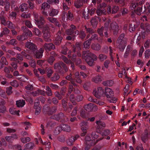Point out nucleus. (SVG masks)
I'll list each match as a JSON object with an SVG mask.
<instances>
[{"instance_id":"obj_24","label":"nucleus","mask_w":150,"mask_h":150,"mask_svg":"<svg viewBox=\"0 0 150 150\" xmlns=\"http://www.w3.org/2000/svg\"><path fill=\"white\" fill-rule=\"evenodd\" d=\"M125 34L122 33L119 36L117 41V44L118 43H126V38L124 37Z\"/></svg>"},{"instance_id":"obj_61","label":"nucleus","mask_w":150,"mask_h":150,"mask_svg":"<svg viewBox=\"0 0 150 150\" xmlns=\"http://www.w3.org/2000/svg\"><path fill=\"white\" fill-rule=\"evenodd\" d=\"M33 32H35V34L39 36H40L41 35V33L39 30L37 28H34L33 30Z\"/></svg>"},{"instance_id":"obj_10","label":"nucleus","mask_w":150,"mask_h":150,"mask_svg":"<svg viewBox=\"0 0 150 150\" xmlns=\"http://www.w3.org/2000/svg\"><path fill=\"white\" fill-rule=\"evenodd\" d=\"M63 34H62V31H59L54 40L53 43L54 45L59 46L61 44L63 40Z\"/></svg>"},{"instance_id":"obj_49","label":"nucleus","mask_w":150,"mask_h":150,"mask_svg":"<svg viewBox=\"0 0 150 150\" xmlns=\"http://www.w3.org/2000/svg\"><path fill=\"white\" fill-rule=\"evenodd\" d=\"M27 3L28 4V11L29 9H33L34 6V2L32 1L28 0L27 1Z\"/></svg>"},{"instance_id":"obj_43","label":"nucleus","mask_w":150,"mask_h":150,"mask_svg":"<svg viewBox=\"0 0 150 150\" xmlns=\"http://www.w3.org/2000/svg\"><path fill=\"white\" fill-rule=\"evenodd\" d=\"M78 35L80 38L82 40L84 39L86 37V35L85 32L82 30H80L79 32L78 31Z\"/></svg>"},{"instance_id":"obj_18","label":"nucleus","mask_w":150,"mask_h":150,"mask_svg":"<svg viewBox=\"0 0 150 150\" xmlns=\"http://www.w3.org/2000/svg\"><path fill=\"white\" fill-rule=\"evenodd\" d=\"M79 136L78 134H76L74 136H71L69 137L67 140V143L68 145L70 146L72 145L74 142L77 139Z\"/></svg>"},{"instance_id":"obj_12","label":"nucleus","mask_w":150,"mask_h":150,"mask_svg":"<svg viewBox=\"0 0 150 150\" xmlns=\"http://www.w3.org/2000/svg\"><path fill=\"white\" fill-rule=\"evenodd\" d=\"M93 94L96 98L100 99L101 96L104 97V90L101 87L97 88L93 90Z\"/></svg>"},{"instance_id":"obj_25","label":"nucleus","mask_w":150,"mask_h":150,"mask_svg":"<svg viewBox=\"0 0 150 150\" xmlns=\"http://www.w3.org/2000/svg\"><path fill=\"white\" fill-rule=\"evenodd\" d=\"M82 48V43L80 42H77L76 43V47H73V51L74 52H76L77 51H80Z\"/></svg>"},{"instance_id":"obj_41","label":"nucleus","mask_w":150,"mask_h":150,"mask_svg":"<svg viewBox=\"0 0 150 150\" xmlns=\"http://www.w3.org/2000/svg\"><path fill=\"white\" fill-rule=\"evenodd\" d=\"M91 47L93 50L98 51L100 50L101 46L100 44L98 43L93 44L91 45Z\"/></svg>"},{"instance_id":"obj_1","label":"nucleus","mask_w":150,"mask_h":150,"mask_svg":"<svg viewBox=\"0 0 150 150\" xmlns=\"http://www.w3.org/2000/svg\"><path fill=\"white\" fill-rule=\"evenodd\" d=\"M92 3L94 5H95L96 4H100L99 6L96 11L98 16H100L103 14H106V8L107 9V12L108 13H110L111 11H112L111 8L110 6L107 8V5L105 3H103L102 4H100L101 0H92Z\"/></svg>"},{"instance_id":"obj_11","label":"nucleus","mask_w":150,"mask_h":150,"mask_svg":"<svg viewBox=\"0 0 150 150\" xmlns=\"http://www.w3.org/2000/svg\"><path fill=\"white\" fill-rule=\"evenodd\" d=\"M52 118L57 121L60 120L61 122L64 123L67 120V117L64 116L62 112H60L57 114H55L52 116Z\"/></svg>"},{"instance_id":"obj_46","label":"nucleus","mask_w":150,"mask_h":150,"mask_svg":"<svg viewBox=\"0 0 150 150\" xmlns=\"http://www.w3.org/2000/svg\"><path fill=\"white\" fill-rule=\"evenodd\" d=\"M68 50V49L66 47V46L65 45L62 46V50L61 53L64 55L67 54V52Z\"/></svg>"},{"instance_id":"obj_23","label":"nucleus","mask_w":150,"mask_h":150,"mask_svg":"<svg viewBox=\"0 0 150 150\" xmlns=\"http://www.w3.org/2000/svg\"><path fill=\"white\" fill-rule=\"evenodd\" d=\"M71 60L77 66H78L82 63L81 59L77 57L76 54H73Z\"/></svg>"},{"instance_id":"obj_32","label":"nucleus","mask_w":150,"mask_h":150,"mask_svg":"<svg viewBox=\"0 0 150 150\" xmlns=\"http://www.w3.org/2000/svg\"><path fill=\"white\" fill-rule=\"evenodd\" d=\"M25 104V101L23 100H19L16 101V105L18 107H22Z\"/></svg>"},{"instance_id":"obj_15","label":"nucleus","mask_w":150,"mask_h":150,"mask_svg":"<svg viewBox=\"0 0 150 150\" xmlns=\"http://www.w3.org/2000/svg\"><path fill=\"white\" fill-rule=\"evenodd\" d=\"M88 2V0H75L74 5L76 8L80 9L83 6L84 4H87Z\"/></svg>"},{"instance_id":"obj_33","label":"nucleus","mask_w":150,"mask_h":150,"mask_svg":"<svg viewBox=\"0 0 150 150\" xmlns=\"http://www.w3.org/2000/svg\"><path fill=\"white\" fill-rule=\"evenodd\" d=\"M92 81L95 83H98L100 82L103 80V78L100 75H98L94 77L92 79Z\"/></svg>"},{"instance_id":"obj_26","label":"nucleus","mask_w":150,"mask_h":150,"mask_svg":"<svg viewBox=\"0 0 150 150\" xmlns=\"http://www.w3.org/2000/svg\"><path fill=\"white\" fill-rule=\"evenodd\" d=\"M25 28L24 29V28L23 27V28H22V30H23V35H24V36L25 37H26L27 38V36L29 37H31L32 35V33L31 32L30 30L28 28L25 27Z\"/></svg>"},{"instance_id":"obj_6","label":"nucleus","mask_w":150,"mask_h":150,"mask_svg":"<svg viewBox=\"0 0 150 150\" xmlns=\"http://www.w3.org/2000/svg\"><path fill=\"white\" fill-rule=\"evenodd\" d=\"M57 110V106L55 105L50 107L47 105H45L43 108V111L44 113L49 115H52L55 113Z\"/></svg>"},{"instance_id":"obj_58","label":"nucleus","mask_w":150,"mask_h":150,"mask_svg":"<svg viewBox=\"0 0 150 150\" xmlns=\"http://www.w3.org/2000/svg\"><path fill=\"white\" fill-rule=\"evenodd\" d=\"M91 136L93 139H96L98 137V132H93L92 133Z\"/></svg>"},{"instance_id":"obj_29","label":"nucleus","mask_w":150,"mask_h":150,"mask_svg":"<svg viewBox=\"0 0 150 150\" xmlns=\"http://www.w3.org/2000/svg\"><path fill=\"white\" fill-rule=\"evenodd\" d=\"M20 10L22 12L28 11V4L23 3L19 7Z\"/></svg>"},{"instance_id":"obj_27","label":"nucleus","mask_w":150,"mask_h":150,"mask_svg":"<svg viewBox=\"0 0 150 150\" xmlns=\"http://www.w3.org/2000/svg\"><path fill=\"white\" fill-rule=\"evenodd\" d=\"M31 51L29 50H27L26 51H22L21 53L22 55L24 56L25 58L28 59H31L32 57L30 54H31Z\"/></svg>"},{"instance_id":"obj_51","label":"nucleus","mask_w":150,"mask_h":150,"mask_svg":"<svg viewBox=\"0 0 150 150\" xmlns=\"http://www.w3.org/2000/svg\"><path fill=\"white\" fill-rule=\"evenodd\" d=\"M82 125L83 126L81 128L82 132H87V129H88V127L86 126L87 123L83 122L82 123Z\"/></svg>"},{"instance_id":"obj_50","label":"nucleus","mask_w":150,"mask_h":150,"mask_svg":"<svg viewBox=\"0 0 150 150\" xmlns=\"http://www.w3.org/2000/svg\"><path fill=\"white\" fill-rule=\"evenodd\" d=\"M0 19L1 23V24L3 25L4 26L7 25V23L8 21H6L4 16H0Z\"/></svg>"},{"instance_id":"obj_4","label":"nucleus","mask_w":150,"mask_h":150,"mask_svg":"<svg viewBox=\"0 0 150 150\" xmlns=\"http://www.w3.org/2000/svg\"><path fill=\"white\" fill-rule=\"evenodd\" d=\"M54 68L62 75H63L68 70L66 64L62 62L55 64Z\"/></svg>"},{"instance_id":"obj_57","label":"nucleus","mask_w":150,"mask_h":150,"mask_svg":"<svg viewBox=\"0 0 150 150\" xmlns=\"http://www.w3.org/2000/svg\"><path fill=\"white\" fill-rule=\"evenodd\" d=\"M46 71L47 73V75L48 77H50L53 72L52 69L50 68H48L46 69Z\"/></svg>"},{"instance_id":"obj_20","label":"nucleus","mask_w":150,"mask_h":150,"mask_svg":"<svg viewBox=\"0 0 150 150\" xmlns=\"http://www.w3.org/2000/svg\"><path fill=\"white\" fill-rule=\"evenodd\" d=\"M113 94V91L110 88L106 87L104 90V97L106 96L108 98H111Z\"/></svg>"},{"instance_id":"obj_30","label":"nucleus","mask_w":150,"mask_h":150,"mask_svg":"<svg viewBox=\"0 0 150 150\" xmlns=\"http://www.w3.org/2000/svg\"><path fill=\"white\" fill-rule=\"evenodd\" d=\"M96 123L97 125V128L98 129H102L105 127V124L103 122L97 121Z\"/></svg>"},{"instance_id":"obj_56","label":"nucleus","mask_w":150,"mask_h":150,"mask_svg":"<svg viewBox=\"0 0 150 150\" xmlns=\"http://www.w3.org/2000/svg\"><path fill=\"white\" fill-rule=\"evenodd\" d=\"M59 78V76L58 74L56 73L54 74L53 76L51 77V80L52 81H55L58 80Z\"/></svg>"},{"instance_id":"obj_60","label":"nucleus","mask_w":150,"mask_h":150,"mask_svg":"<svg viewBox=\"0 0 150 150\" xmlns=\"http://www.w3.org/2000/svg\"><path fill=\"white\" fill-rule=\"evenodd\" d=\"M54 94L55 97L57 98L59 100H60L62 98V96L63 95L61 94V93H60L59 92L56 91L54 93Z\"/></svg>"},{"instance_id":"obj_52","label":"nucleus","mask_w":150,"mask_h":150,"mask_svg":"<svg viewBox=\"0 0 150 150\" xmlns=\"http://www.w3.org/2000/svg\"><path fill=\"white\" fill-rule=\"evenodd\" d=\"M8 27L10 29H13L15 27H16L15 25L13 23L9 21H8L7 23V25Z\"/></svg>"},{"instance_id":"obj_5","label":"nucleus","mask_w":150,"mask_h":150,"mask_svg":"<svg viewBox=\"0 0 150 150\" xmlns=\"http://www.w3.org/2000/svg\"><path fill=\"white\" fill-rule=\"evenodd\" d=\"M103 139L102 138H99L96 140H92L91 137L89 135L87 134L85 137V144L86 146L85 148V150H88L91 146H93L95 145L98 141L101 140Z\"/></svg>"},{"instance_id":"obj_42","label":"nucleus","mask_w":150,"mask_h":150,"mask_svg":"<svg viewBox=\"0 0 150 150\" xmlns=\"http://www.w3.org/2000/svg\"><path fill=\"white\" fill-rule=\"evenodd\" d=\"M113 84V82L112 80H107L104 81L103 83V85L105 86H112Z\"/></svg>"},{"instance_id":"obj_2","label":"nucleus","mask_w":150,"mask_h":150,"mask_svg":"<svg viewBox=\"0 0 150 150\" xmlns=\"http://www.w3.org/2000/svg\"><path fill=\"white\" fill-rule=\"evenodd\" d=\"M130 7L131 10H134V11L131 13V16L133 18H135L136 14L139 15L141 12H142L143 2L141 1L137 3L132 2L130 4Z\"/></svg>"},{"instance_id":"obj_16","label":"nucleus","mask_w":150,"mask_h":150,"mask_svg":"<svg viewBox=\"0 0 150 150\" xmlns=\"http://www.w3.org/2000/svg\"><path fill=\"white\" fill-rule=\"evenodd\" d=\"M50 7V5L46 2L43 3L42 4L41 9L42 14L45 16H47L48 14L45 11L49 9Z\"/></svg>"},{"instance_id":"obj_9","label":"nucleus","mask_w":150,"mask_h":150,"mask_svg":"<svg viewBox=\"0 0 150 150\" xmlns=\"http://www.w3.org/2000/svg\"><path fill=\"white\" fill-rule=\"evenodd\" d=\"M66 33L68 35L75 36L78 35V30L76 26L71 24L70 26V28L66 30Z\"/></svg>"},{"instance_id":"obj_14","label":"nucleus","mask_w":150,"mask_h":150,"mask_svg":"<svg viewBox=\"0 0 150 150\" xmlns=\"http://www.w3.org/2000/svg\"><path fill=\"white\" fill-rule=\"evenodd\" d=\"M44 52V49L43 48H41L39 50L36 49L33 52L34 57L37 59L41 58Z\"/></svg>"},{"instance_id":"obj_53","label":"nucleus","mask_w":150,"mask_h":150,"mask_svg":"<svg viewBox=\"0 0 150 150\" xmlns=\"http://www.w3.org/2000/svg\"><path fill=\"white\" fill-rule=\"evenodd\" d=\"M62 130V126H61L57 127L55 129L54 133L56 134H59L61 131Z\"/></svg>"},{"instance_id":"obj_13","label":"nucleus","mask_w":150,"mask_h":150,"mask_svg":"<svg viewBox=\"0 0 150 150\" xmlns=\"http://www.w3.org/2000/svg\"><path fill=\"white\" fill-rule=\"evenodd\" d=\"M25 47L33 52L37 49V46L34 43L30 42H28L25 44Z\"/></svg>"},{"instance_id":"obj_59","label":"nucleus","mask_w":150,"mask_h":150,"mask_svg":"<svg viewBox=\"0 0 150 150\" xmlns=\"http://www.w3.org/2000/svg\"><path fill=\"white\" fill-rule=\"evenodd\" d=\"M67 13L65 11L62 12V20L63 21L66 22V19L67 18Z\"/></svg>"},{"instance_id":"obj_64","label":"nucleus","mask_w":150,"mask_h":150,"mask_svg":"<svg viewBox=\"0 0 150 150\" xmlns=\"http://www.w3.org/2000/svg\"><path fill=\"white\" fill-rule=\"evenodd\" d=\"M107 58V56L103 54H100L99 55V58L101 61H103Z\"/></svg>"},{"instance_id":"obj_21","label":"nucleus","mask_w":150,"mask_h":150,"mask_svg":"<svg viewBox=\"0 0 150 150\" xmlns=\"http://www.w3.org/2000/svg\"><path fill=\"white\" fill-rule=\"evenodd\" d=\"M71 84H70L69 83L68 84L69 86V88H68V93H67V95L69 96V95H70L72 91H73L74 88V87H79V86L78 84H77L75 82L73 81H71Z\"/></svg>"},{"instance_id":"obj_38","label":"nucleus","mask_w":150,"mask_h":150,"mask_svg":"<svg viewBox=\"0 0 150 150\" xmlns=\"http://www.w3.org/2000/svg\"><path fill=\"white\" fill-rule=\"evenodd\" d=\"M71 94V93L70 95H69V96L67 94L66 96V98H67L69 97V99L70 101L72 102L73 105H75L76 104V103L75 101V100L76 99H75L74 96L73 94Z\"/></svg>"},{"instance_id":"obj_63","label":"nucleus","mask_w":150,"mask_h":150,"mask_svg":"<svg viewBox=\"0 0 150 150\" xmlns=\"http://www.w3.org/2000/svg\"><path fill=\"white\" fill-rule=\"evenodd\" d=\"M47 2L49 4L57 5L59 3V0H48Z\"/></svg>"},{"instance_id":"obj_8","label":"nucleus","mask_w":150,"mask_h":150,"mask_svg":"<svg viewBox=\"0 0 150 150\" xmlns=\"http://www.w3.org/2000/svg\"><path fill=\"white\" fill-rule=\"evenodd\" d=\"M108 29V26L105 25L104 26L100 28H98L97 31L100 37L105 36L108 38L109 37Z\"/></svg>"},{"instance_id":"obj_28","label":"nucleus","mask_w":150,"mask_h":150,"mask_svg":"<svg viewBox=\"0 0 150 150\" xmlns=\"http://www.w3.org/2000/svg\"><path fill=\"white\" fill-rule=\"evenodd\" d=\"M94 107V105L93 103H89L85 105L84 107V108L86 111L90 112L93 110Z\"/></svg>"},{"instance_id":"obj_47","label":"nucleus","mask_w":150,"mask_h":150,"mask_svg":"<svg viewBox=\"0 0 150 150\" xmlns=\"http://www.w3.org/2000/svg\"><path fill=\"white\" fill-rule=\"evenodd\" d=\"M135 25L133 24L132 23H129V31L131 33L134 31L136 27H135Z\"/></svg>"},{"instance_id":"obj_35","label":"nucleus","mask_w":150,"mask_h":150,"mask_svg":"<svg viewBox=\"0 0 150 150\" xmlns=\"http://www.w3.org/2000/svg\"><path fill=\"white\" fill-rule=\"evenodd\" d=\"M62 130L67 132H69L71 131L70 127L68 125L63 124L61 125Z\"/></svg>"},{"instance_id":"obj_45","label":"nucleus","mask_w":150,"mask_h":150,"mask_svg":"<svg viewBox=\"0 0 150 150\" xmlns=\"http://www.w3.org/2000/svg\"><path fill=\"white\" fill-rule=\"evenodd\" d=\"M34 146L33 143L30 142L26 144L24 146L27 149H32Z\"/></svg>"},{"instance_id":"obj_40","label":"nucleus","mask_w":150,"mask_h":150,"mask_svg":"<svg viewBox=\"0 0 150 150\" xmlns=\"http://www.w3.org/2000/svg\"><path fill=\"white\" fill-rule=\"evenodd\" d=\"M91 23L92 27L93 28H95L97 27L98 24V21L96 19L93 18L91 21Z\"/></svg>"},{"instance_id":"obj_36","label":"nucleus","mask_w":150,"mask_h":150,"mask_svg":"<svg viewBox=\"0 0 150 150\" xmlns=\"http://www.w3.org/2000/svg\"><path fill=\"white\" fill-rule=\"evenodd\" d=\"M80 113L81 116L83 118H86L89 117L88 113L83 109L81 110Z\"/></svg>"},{"instance_id":"obj_62","label":"nucleus","mask_w":150,"mask_h":150,"mask_svg":"<svg viewBox=\"0 0 150 150\" xmlns=\"http://www.w3.org/2000/svg\"><path fill=\"white\" fill-rule=\"evenodd\" d=\"M119 7L117 6H115L112 8V13H117L119 10Z\"/></svg>"},{"instance_id":"obj_37","label":"nucleus","mask_w":150,"mask_h":150,"mask_svg":"<svg viewBox=\"0 0 150 150\" xmlns=\"http://www.w3.org/2000/svg\"><path fill=\"white\" fill-rule=\"evenodd\" d=\"M108 1L111 2L112 0H106ZM116 3L118 4L120 6H123L125 4V0H113Z\"/></svg>"},{"instance_id":"obj_39","label":"nucleus","mask_w":150,"mask_h":150,"mask_svg":"<svg viewBox=\"0 0 150 150\" xmlns=\"http://www.w3.org/2000/svg\"><path fill=\"white\" fill-rule=\"evenodd\" d=\"M126 43H118L117 44L118 45L117 46V47L120 50V51L121 52L124 51V49L126 46Z\"/></svg>"},{"instance_id":"obj_54","label":"nucleus","mask_w":150,"mask_h":150,"mask_svg":"<svg viewBox=\"0 0 150 150\" xmlns=\"http://www.w3.org/2000/svg\"><path fill=\"white\" fill-rule=\"evenodd\" d=\"M82 15L84 18L85 19H88L89 17V14L88 12V13H86L84 9L82 10Z\"/></svg>"},{"instance_id":"obj_22","label":"nucleus","mask_w":150,"mask_h":150,"mask_svg":"<svg viewBox=\"0 0 150 150\" xmlns=\"http://www.w3.org/2000/svg\"><path fill=\"white\" fill-rule=\"evenodd\" d=\"M119 27L117 24L111 23L110 25V30L112 31L114 35H117L118 32Z\"/></svg>"},{"instance_id":"obj_17","label":"nucleus","mask_w":150,"mask_h":150,"mask_svg":"<svg viewBox=\"0 0 150 150\" xmlns=\"http://www.w3.org/2000/svg\"><path fill=\"white\" fill-rule=\"evenodd\" d=\"M34 108L35 109V114L36 115H38L41 112V107L39 105V100H35L34 104Z\"/></svg>"},{"instance_id":"obj_31","label":"nucleus","mask_w":150,"mask_h":150,"mask_svg":"<svg viewBox=\"0 0 150 150\" xmlns=\"http://www.w3.org/2000/svg\"><path fill=\"white\" fill-rule=\"evenodd\" d=\"M59 11L58 10L53 8L49 12V15L50 16L53 17L57 15Z\"/></svg>"},{"instance_id":"obj_7","label":"nucleus","mask_w":150,"mask_h":150,"mask_svg":"<svg viewBox=\"0 0 150 150\" xmlns=\"http://www.w3.org/2000/svg\"><path fill=\"white\" fill-rule=\"evenodd\" d=\"M35 23L39 28H42L45 26V21L42 16H39L36 13H34Z\"/></svg>"},{"instance_id":"obj_44","label":"nucleus","mask_w":150,"mask_h":150,"mask_svg":"<svg viewBox=\"0 0 150 150\" xmlns=\"http://www.w3.org/2000/svg\"><path fill=\"white\" fill-rule=\"evenodd\" d=\"M45 90H46V94L48 96H52V92L50 88L48 86L46 87Z\"/></svg>"},{"instance_id":"obj_19","label":"nucleus","mask_w":150,"mask_h":150,"mask_svg":"<svg viewBox=\"0 0 150 150\" xmlns=\"http://www.w3.org/2000/svg\"><path fill=\"white\" fill-rule=\"evenodd\" d=\"M43 47L47 51H49L52 50H53L55 49L54 44L52 43H45Z\"/></svg>"},{"instance_id":"obj_3","label":"nucleus","mask_w":150,"mask_h":150,"mask_svg":"<svg viewBox=\"0 0 150 150\" xmlns=\"http://www.w3.org/2000/svg\"><path fill=\"white\" fill-rule=\"evenodd\" d=\"M82 56L87 63L91 66L94 64V62L96 61L97 58L95 54L90 52L88 50L83 51Z\"/></svg>"},{"instance_id":"obj_34","label":"nucleus","mask_w":150,"mask_h":150,"mask_svg":"<svg viewBox=\"0 0 150 150\" xmlns=\"http://www.w3.org/2000/svg\"><path fill=\"white\" fill-rule=\"evenodd\" d=\"M91 42L88 40L85 41L84 43H82V48H84L85 50L88 49L90 47Z\"/></svg>"},{"instance_id":"obj_48","label":"nucleus","mask_w":150,"mask_h":150,"mask_svg":"<svg viewBox=\"0 0 150 150\" xmlns=\"http://www.w3.org/2000/svg\"><path fill=\"white\" fill-rule=\"evenodd\" d=\"M74 18L72 13L70 11H69L67 14V18L66 20L67 21L68 19L70 21H72L73 20Z\"/></svg>"},{"instance_id":"obj_55","label":"nucleus","mask_w":150,"mask_h":150,"mask_svg":"<svg viewBox=\"0 0 150 150\" xmlns=\"http://www.w3.org/2000/svg\"><path fill=\"white\" fill-rule=\"evenodd\" d=\"M130 48L131 46L130 45H128L127 46L124 55V57L125 58H127L128 56L130 50Z\"/></svg>"}]
</instances>
